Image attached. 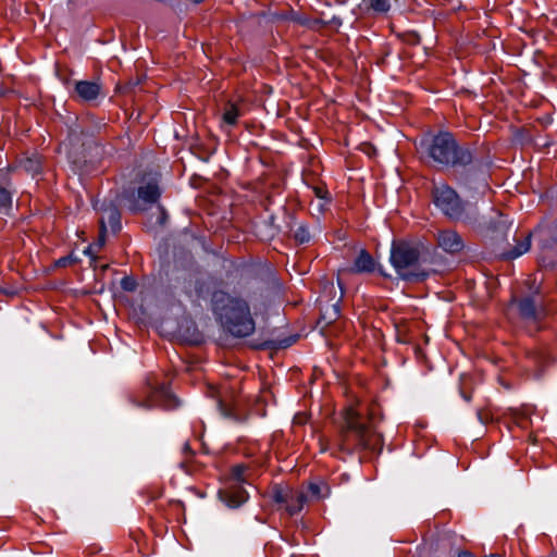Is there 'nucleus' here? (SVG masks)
<instances>
[{
	"label": "nucleus",
	"mask_w": 557,
	"mask_h": 557,
	"mask_svg": "<svg viewBox=\"0 0 557 557\" xmlns=\"http://www.w3.org/2000/svg\"><path fill=\"white\" fill-rule=\"evenodd\" d=\"M294 237H295L296 242H298L299 244H305L310 240V234H309L308 230L302 225L297 227V230L295 231Z\"/></svg>",
	"instance_id": "5701e85b"
},
{
	"label": "nucleus",
	"mask_w": 557,
	"mask_h": 557,
	"mask_svg": "<svg viewBox=\"0 0 557 557\" xmlns=\"http://www.w3.org/2000/svg\"><path fill=\"white\" fill-rule=\"evenodd\" d=\"M77 261V258H74L72 255H69L66 257H62L59 260H57L55 265L57 267H66L69 264H72Z\"/></svg>",
	"instance_id": "393cba45"
},
{
	"label": "nucleus",
	"mask_w": 557,
	"mask_h": 557,
	"mask_svg": "<svg viewBox=\"0 0 557 557\" xmlns=\"http://www.w3.org/2000/svg\"><path fill=\"white\" fill-rule=\"evenodd\" d=\"M437 247L447 253H458L465 248L461 236L454 230H442L435 235Z\"/></svg>",
	"instance_id": "f8f14e48"
},
{
	"label": "nucleus",
	"mask_w": 557,
	"mask_h": 557,
	"mask_svg": "<svg viewBox=\"0 0 557 557\" xmlns=\"http://www.w3.org/2000/svg\"><path fill=\"white\" fill-rule=\"evenodd\" d=\"M213 309L222 324L234 336L246 337L255 331V321L248 304L224 292H215L212 297Z\"/></svg>",
	"instance_id": "7ed1b4c3"
},
{
	"label": "nucleus",
	"mask_w": 557,
	"mask_h": 557,
	"mask_svg": "<svg viewBox=\"0 0 557 557\" xmlns=\"http://www.w3.org/2000/svg\"><path fill=\"white\" fill-rule=\"evenodd\" d=\"M475 226L486 238L495 243H502L507 239L513 222L508 215L500 211L492 210L481 220L478 219Z\"/></svg>",
	"instance_id": "423d86ee"
},
{
	"label": "nucleus",
	"mask_w": 557,
	"mask_h": 557,
	"mask_svg": "<svg viewBox=\"0 0 557 557\" xmlns=\"http://www.w3.org/2000/svg\"><path fill=\"white\" fill-rule=\"evenodd\" d=\"M212 397H216L218 408L224 418L235 422L245 420V416L238 409L239 403L233 391L224 388L223 391L213 392Z\"/></svg>",
	"instance_id": "9d476101"
},
{
	"label": "nucleus",
	"mask_w": 557,
	"mask_h": 557,
	"mask_svg": "<svg viewBox=\"0 0 557 557\" xmlns=\"http://www.w3.org/2000/svg\"><path fill=\"white\" fill-rule=\"evenodd\" d=\"M293 491L292 490H284V488H281V487H277L275 486L273 488V499L277 503V504H288L289 500L292 498H294V496L292 495Z\"/></svg>",
	"instance_id": "412c9836"
},
{
	"label": "nucleus",
	"mask_w": 557,
	"mask_h": 557,
	"mask_svg": "<svg viewBox=\"0 0 557 557\" xmlns=\"http://www.w3.org/2000/svg\"><path fill=\"white\" fill-rule=\"evenodd\" d=\"M295 341H296V337L287 338V339H285V341H283V342H280L278 347H282V348L288 347V346H290Z\"/></svg>",
	"instance_id": "bb28decb"
},
{
	"label": "nucleus",
	"mask_w": 557,
	"mask_h": 557,
	"mask_svg": "<svg viewBox=\"0 0 557 557\" xmlns=\"http://www.w3.org/2000/svg\"><path fill=\"white\" fill-rule=\"evenodd\" d=\"M4 185H8V171L0 170V213H7L12 207V193Z\"/></svg>",
	"instance_id": "f3484780"
},
{
	"label": "nucleus",
	"mask_w": 557,
	"mask_h": 557,
	"mask_svg": "<svg viewBox=\"0 0 557 557\" xmlns=\"http://www.w3.org/2000/svg\"><path fill=\"white\" fill-rule=\"evenodd\" d=\"M138 199L134 198V194L131 196L124 194L123 198H127L129 200V209L133 211L143 210L144 208L140 206L139 200H143L146 203H153L160 197V189L156 180H151L149 182L143 183L137 190Z\"/></svg>",
	"instance_id": "9b49d317"
},
{
	"label": "nucleus",
	"mask_w": 557,
	"mask_h": 557,
	"mask_svg": "<svg viewBox=\"0 0 557 557\" xmlns=\"http://www.w3.org/2000/svg\"><path fill=\"white\" fill-rule=\"evenodd\" d=\"M101 90V86L97 82L78 81L75 83V91L84 101L95 100Z\"/></svg>",
	"instance_id": "2eb2a0df"
},
{
	"label": "nucleus",
	"mask_w": 557,
	"mask_h": 557,
	"mask_svg": "<svg viewBox=\"0 0 557 557\" xmlns=\"http://www.w3.org/2000/svg\"><path fill=\"white\" fill-rule=\"evenodd\" d=\"M458 557H475L474 554H472L469 550H462L459 553Z\"/></svg>",
	"instance_id": "c85d7f7f"
},
{
	"label": "nucleus",
	"mask_w": 557,
	"mask_h": 557,
	"mask_svg": "<svg viewBox=\"0 0 557 557\" xmlns=\"http://www.w3.org/2000/svg\"><path fill=\"white\" fill-rule=\"evenodd\" d=\"M420 150L434 162L444 166L480 170L487 164L479 158L470 146L460 145L454 135L448 132H441L430 139H422Z\"/></svg>",
	"instance_id": "f03ea898"
},
{
	"label": "nucleus",
	"mask_w": 557,
	"mask_h": 557,
	"mask_svg": "<svg viewBox=\"0 0 557 557\" xmlns=\"http://www.w3.org/2000/svg\"><path fill=\"white\" fill-rule=\"evenodd\" d=\"M375 270V262L371 255L362 249L360 250L358 257L355 259L354 265L347 270H343L342 272H351V273H371Z\"/></svg>",
	"instance_id": "4468645a"
},
{
	"label": "nucleus",
	"mask_w": 557,
	"mask_h": 557,
	"mask_svg": "<svg viewBox=\"0 0 557 557\" xmlns=\"http://www.w3.org/2000/svg\"><path fill=\"white\" fill-rule=\"evenodd\" d=\"M292 495L294 498H292L287 504L286 510L290 516H294L302 509L304 505L308 502L309 496L301 491H293Z\"/></svg>",
	"instance_id": "6ab92c4d"
},
{
	"label": "nucleus",
	"mask_w": 557,
	"mask_h": 557,
	"mask_svg": "<svg viewBox=\"0 0 557 557\" xmlns=\"http://www.w3.org/2000/svg\"><path fill=\"white\" fill-rule=\"evenodd\" d=\"M5 89H3L1 86H0V97L4 96L5 95Z\"/></svg>",
	"instance_id": "473e14b6"
},
{
	"label": "nucleus",
	"mask_w": 557,
	"mask_h": 557,
	"mask_svg": "<svg viewBox=\"0 0 557 557\" xmlns=\"http://www.w3.org/2000/svg\"><path fill=\"white\" fill-rule=\"evenodd\" d=\"M554 242L557 243V226H556V231H555Z\"/></svg>",
	"instance_id": "f704fd0d"
},
{
	"label": "nucleus",
	"mask_w": 557,
	"mask_h": 557,
	"mask_svg": "<svg viewBox=\"0 0 557 557\" xmlns=\"http://www.w3.org/2000/svg\"><path fill=\"white\" fill-rule=\"evenodd\" d=\"M463 398H465L466 400H469V399H470V397H469L468 395H466V394H463Z\"/></svg>",
	"instance_id": "c9c22d12"
},
{
	"label": "nucleus",
	"mask_w": 557,
	"mask_h": 557,
	"mask_svg": "<svg viewBox=\"0 0 557 557\" xmlns=\"http://www.w3.org/2000/svg\"><path fill=\"white\" fill-rule=\"evenodd\" d=\"M315 194H317L318 197H321V198L324 197V195H323V193H322V190L320 188H315Z\"/></svg>",
	"instance_id": "c756f323"
},
{
	"label": "nucleus",
	"mask_w": 557,
	"mask_h": 557,
	"mask_svg": "<svg viewBox=\"0 0 557 557\" xmlns=\"http://www.w3.org/2000/svg\"><path fill=\"white\" fill-rule=\"evenodd\" d=\"M363 3L367 8L380 13L387 12L391 7L388 0H363Z\"/></svg>",
	"instance_id": "4be33fe9"
},
{
	"label": "nucleus",
	"mask_w": 557,
	"mask_h": 557,
	"mask_svg": "<svg viewBox=\"0 0 557 557\" xmlns=\"http://www.w3.org/2000/svg\"><path fill=\"white\" fill-rule=\"evenodd\" d=\"M433 201L442 213L451 221L462 222L467 225H474L478 221L476 208L461 200L458 194L446 184L434 187Z\"/></svg>",
	"instance_id": "39448f33"
},
{
	"label": "nucleus",
	"mask_w": 557,
	"mask_h": 557,
	"mask_svg": "<svg viewBox=\"0 0 557 557\" xmlns=\"http://www.w3.org/2000/svg\"><path fill=\"white\" fill-rule=\"evenodd\" d=\"M18 166L35 176L41 171V157L37 153L24 154L18 159Z\"/></svg>",
	"instance_id": "a211bd4d"
},
{
	"label": "nucleus",
	"mask_w": 557,
	"mask_h": 557,
	"mask_svg": "<svg viewBox=\"0 0 557 557\" xmlns=\"http://www.w3.org/2000/svg\"><path fill=\"white\" fill-rule=\"evenodd\" d=\"M203 0H194L195 3H200L202 2Z\"/></svg>",
	"instance_id": "e433bc0d"
},
{
	"label": "nucleus",
	"mask_w": 557,
	"mask_h": 557,
	"mask_svg": "<svg viewBox=\"0 0 557 557\" xmlns=\"http://www.w3.org/2000/svg\"><path fill=\"white\" fill-rule=\"evenodd\" d=\"M531 236L532 234L529 233L524 236L523 239H517L515 238V242L517 243L512 248L508 249V250H504L500 256L506 259V260H511V259H516L520 256H522L523 253H525L527 251L530 250L531 248Z\"/></svg>",
	"instance_id": "dca6fc26"
},
{
	"label": "nucleus",
	"mask_w": 557,
	"mask_h": 557,
	"mask_svg": "<svg viewBox=\"0 0 557 557\" xmlns=\"http://www.w3.org/2000/svg\"><path fill=\"white\" fill-rule=\"evenodd\" d=\"M121 285L125 290H133L135 288V283L128 277H124Z\"/></svg>",
	"instance_id": "a878e982"
},
{
	"label": "nucleus",
	"mask_w": 557,
	"mask_h": 557,
	"mask_svg": "<svg viewBox=\"0 0 557 557\" xmlns=\"http://www.w3.org/2000/svg\"><path fill=\"white\" fill-rule=\"evenodd\" d=\"M519 315L527 321H536L540 315L537 301L534 297L528 296L516 301Z\"/></svg>",
	"instance_id": "ddd939ff"
},
{
	"label": "nucleus",
	"mask_w": 557,
	"mask_h": 557,
	"mask_svg": "<svg viewBox=\"0 0 557 557\" xmlns=\"http://www.w3.org/2000/svg\"><path fill=\"white\" fill-rule=\"evenodd\" d=\"M246 471V467L243 465H237L233 467L231 478L234 481V485L227 490L220 491V498L230 507L237 508L243 505L248 499V493L238 484L244 482V473Z\"/></svg>",
	"instance_id": "6e6552de"
},
{
	"label": "nucleus",
	"mask_w": 557,
	"mask_h": 557,
	"mask_svg": "<svg viewBox=\"0 0 557 557\" xmlns=\"http://www.w3.org/2000/svg\"><path fill=\"white\" fill-rule=\"evenodd\" d=\"M92 248H94L92 246L88 247V248L85 250V253L91 255Z\"/></svg>",
	"instance_id": "2f4dec72"
},
{
	"label": "nucleus",
	"mask_w": 557,
	"mask_h": 557,
	"mask_svg": "<svg viewBox=\"0 0 557 557\" xmlns=\"http://www.w3.org/2000/svg\"><path fill=\"white\" fill-rule=\"evenodd\" d=\"M307 494L314 499H320L325 496V494L322 493V486L317 483L309 484Z\"/></svg>",
	"instance_id": "b1692460"
},
{
	"label": "nucleus",
	"mask_w": 557,
	"mask_h": 557,
	"mask_svg": "<svg viewBox=\"0 0 557 557\" xmlns=\"http://www.w3.org/2000/svg\"><path fill=\"white\" fill-rule=\"evenodd\" d=\"M382 447L381 434L369 426L358 411L352 408L347 409L341 431V448L351 454L359 448L380 453Z\"/></svg>",
	"instance_id": "20e7f679"
},
{
	"label": "nucleus",
	"mask_w": 557,
	"mask_h": 557,
	"mask_svg": "<svg viewBox=\"0 0 557 557\" xmlns=\"http://www.w3.org/2000/svg\"><path fill=\"white\" fill-rule=\"evenodd\" d=\"M441 257L435 250L421 243L401 242L393 244L391 262L398 275L408 282H422L438 269L432 268L440 263Z\"/></svg>",
	"instance_id": "f257e3e1"
},
{
	"label": "nucleus",
	"mask_w": 557,
	"mask_h": 557,
	"mask_svg": "<svg viewBox=\"0 0 557 557\" xmlns=\"http://www.w3.org/2000/svg\"><path fill=\"white\" fill-rule=\"evenodd\" d=\"M165 220V212L162 210L161 211V218H160V223L162 224Z\"/></svg>",
	"instance_id": "7c9ffc66"
},
{
	"label": "nucleus",
	"mask_w": 557,
	"mask_h": 557,
	"mask_svg": "<svg viewBox=\"0 0 557 557\" xmlns=\"http://www.w3.org/2000/svg\"><path fill=\"white\" fill-rule=\"evenodd\" d=\"M135 404L145 409L154 406L172 408L177 405V399L171 394L164 383H153L148 381L147 392L140 399H136Z\"/></svg>",
	"instance_id": "0eeeda50"
},
{
	"label": "nucleus",
	"mask_w": 557,
	"mask_h": 557,
	"mask_svg": "<svg viewBox=\"0 0 557 557\" xmlns=\"http://www.w3.org/2000/svg\"><path fill=\"white\" fill-rule=\"evenodd\" d=\"M533 359H534L535 362H537L539 359H540V356L537 354H533Z\"/></svg>",
	"instance_id": "72a5a7b5"
},
{
	"label": "nucleus",
	"mask_w": 557,
	"mask_h": 557,
	"mask_svg": "<svg viewBox=\"0 0 557 557\" xmlns=\"http://www.w3.org/2000/svg\"><path fill=\"white\" fill-rule=\"evenodd\" d=\"M239 115V110L234 103H227L223 112V121L228 125H234Z\"/></svg>",
	"instance_id": "aec40b11"
},
{
	"label": "nucleus",
	"mask_w": 557,
	"mask_h": 557,
	"mask_svg": "<svg viewBox=\"0 0 557 557\" xmlns=\"http://www.w3.org/2000/svg\"><path fill=\"white\" fill-rule=\"evenodd\" d=\"M99 224V236L94 246L101 248L106 243L107 224L110 226L113 234H116L121 230V214L116 206L112 202L102 205L100 209Z\"/></svg>",
	"instance_id": "1a4fd4ad"
},
{
	"label": "nucleus",
	"mask_w": 557,
	"mask_h": 557,
	"mask_svg": "<svg viewBox=\"0 0 557 557\" xmlns=\"http://www.w3.org/2000/svg\"><path fill=\"white\" fill-rule=\"evenodd\" d=\"M478 418L481 421V423H486L487 421V414H484L482 411L478 412Z\"/></svg>",
	"instance_id": "cd10ccee"
}]
</instances>
